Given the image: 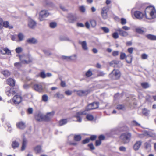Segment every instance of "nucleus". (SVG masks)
<instances>
[{
  "label": "nucleus",
  "mask_w": 156,
  "mask_h": 156,
  "mask_svg": "<svg viewBox=\"0 0 156 156\" xmlns=\"http://www.w3.org/2000/svg\"><path fill=\"white\" fill-rule=\"evenodd\" d=\"M17 37L18 38V41L20 42L23 40L24 38V35L22 33H20L17 35Z\"/></svg>",
  "instance_id": "obj_27"
},
{
  "label": "nucleus",
  "mask_w": 156,
  "mask_h": 156,
  "mask_svg": "<svg viewBox=\"0 0 156 156\" xmlns=\"http://www.w3.org/2000/svg\"><path fill=\"white\" fill-rule=\"evenodd\" d=\"M27 43L29 44H36L37 43V41L36 39L34 38H29L26 41Z\"/></svg>",
  "instance_id": "obj_20"
},
{
  "label": "nucleus",
  "mask_w": 156,
  "mask_h": 156,
  "mask_svg": "<svg viewBox=\"0 0 156 156\" xmlns=\"http://www.w3.org/2000/svg\"><path fill=\"white\" fill-rule=\"evenodd\" d=\"M74 92H76L77 94L80 96L87 95L89 93L88 90H74Z\"/></svg>",
  "instance_id": "obj_13"
},
{
  "label": "nucleus",
  "mask_w": 156,
  "mask_h": 156,
  "mask_svg": "<svg viewBox=\"0 0 156 156\" xmlns=\"http://www.w3.org/2000/svg\"><path fill=\"white\" fill-rule=\"evenodd\" d=\"M109 76L112 79L117 80L120 77V71L118 70L114 69Z\"/></svg>",
  "instance_id": "obj_6"
},
{
  "label": "nucleus",
  "mask_w": 156,
  "mask_h": 156,
  "mask_svg": "<svg viewBox=\"0 0 156 156\" xmlns=\"http://www.w3.org/2000/svg\"><path fill=\"white\" fill-rule=\"evenodd\" d=\"M101 144V141L99 140H97L95 142V145L96 146H98L100 145Z\"/></svg>",
  "instance_id": "obj_61"
},
{
  "label": "nucleus",
  "mask_w": 156,
  "mask_h": 156,
  "mask_svg": "<svg viewBox=\"0 0 156 156\" xmlns=\"http://www.w3.org/2000/svg\"><path fill=\"white\" fill-rule=\"evenodd\" d=\"M77 27H84V25L82 23H77L76 24Z\"/></svg>",
  "instance_id": "obj_59"
},
{
  "label": "nucleus",
  "mask_w": 156,
  "mask_h": 156,
  "mask_svg": "<svg viewBox=\"0 0 156 156\" xmlns=\"http://www.w3.org/2000/svg\"><path fill=\"white\" fill-rule=\"evenodd\" d=\"M28 25L30 28L33 29L36 26V23L32 19H29L28 20Z\"/></svg>",
  "instance_id": "obj_14"
},
{
  "label": "nucleus",
  "mask_w": 156,
  "mask_h": 156,
  "mask_svg": "<svg viewBox=\"0 0 156 156\" xmlns=\"http://www.w3.org/2000/svg\"><path fill=\"white\" fill-rule=\"evenodd\" d=\"M20 60L24 63H28L31 62L32 59L29 55H23L20 57Z\"/></svg>",
  "instance_id": "obj_4"
},
{
  "label": "nucleus",
  "mask_w": 156,
  "mask_h": 156,
  "mask_svg": "<svg viewBox=\"0 0 156 156\" xmlns=\"http://www.w3.org/2000/svg\"><path fill=\"white\" fill-rule=\"evenodd\" d=\"M22 98L19 95H15L12 99V101L15 104H18L20 103L22 101Z\"/></svg>",
  "instance_id": "obj_10"
},
{
  "label": "nucleus",
  "mask_w": 156,
  "mask_h": 156,
  "mask_svg": "<svg viewBox=\"0 0 156 156\" xmlns=\"http://www.w3.org/2000/svg\"><path fill=\"white\" fill-rule=\"evenodd\" d=\"M116 31L119 32V34L122 36L125 37L128 35V33L127 32L123 30L122 29L119 28Z\"/></svg>",
  "instance_id": "obj_16"
},
{
  "label": "nucleus",
  "mask_w": 156,
  "mask_h": 156,
  "mask_svg": "<svg viewBox=\"0 0 156 156\" xmlns=\"http://www.w3.org/2000/svg\"><path fill=\"white\" fill-rule=\"evenodd\" d=\"M3 23L2 19L0 18V29H2L3 28Z\"/></svg>",
  "instance_id": "obj_58"
},
{
  "label": "nucleus",
  "mask_w": 156,
  "mask_h": 156,
  "mask_svg": "<svg viewBox=\"0 0 156 156\" xmlns=\"http://www.w3.org/2000/svg\"><path fill=\"white\" fill-rule=\"evenodd\" d=\"M117 108L119 110H123L125 108V106L123 105H117Z\"/></svg>",
  "instance_id": "obj_43"
},
{
  "label": "nucleus",
  "mask_w": 156,
  "mask_h": 156,
  "mask_svg": "<svg viewBox=\"0 0 156 156\" xmlns=\"http://www.w3.org/2000/svg\"><path fill=\"white\" fill-rule=\"evenodd\" d=\"M136 30L137 33L140 34H142L144 32V31L141 28H136Z\"/></svg>",
  "instance_id": "obj_49"
},
{
  "label": "nucleus",
  "mask_w": 156,
  "mask_h": 156,
  "mask_svg": "<svg viewBox=\"0 0 156 156\" xmlns=\"http://www.w3.org/2000/svg\"><path fill=\"white\" fill-rule=\"evenodd\" d=\"M35 152L37 153H40L42 151L41 147L40 146L38 145L34 148Z\"/></svg>",
  "instance_id": "obj_31"
},
{
  "label": "nucleus",
  "mask_w": 156,
  "mask_h": 156,
  "mask_svg": "<svg viewBox=\"0 0 156 156\" xmlns=\"http://www.w3.org/2000/svg\"><path fill=\"white\" fill-rule=\"evenodd\" d=\"M80 43L81 44L83 49L85 50H87L88 49V48L87 47V43L86 41H84L82 42H80Z\"/></svg>",
  "instance_id": "obj_28"
},
{
  "label": "nucleus",
  "mask_w": 156,
  "mask_h": 156,
  "mask_svg": "<svg viewBox=\"0 0 156 156\" xmlns=\"http://www.w3.org/2000/svg\"><path fill=\"white\" fill-rule=\"evenodd\" d=\"M22 50L23 49L22 48L19 47L16 49V51L17 53H19L22 51Z\"/></svg>",
  "instance_id": "obj_48"
},
{
  "label": "nucleus",
  "mask_w": 156,
  "mask_h": 156,
  "mask_svg": "<svg viewBox=\"0 0 156 156\" xmlns=\"http://www.w3.org/2000/svg\"><path fill=\"white\" fill-rule=\"evenodd\" d=\"M55 96L58 99H62L64 97V95L62 94H61L59 92L55 94Z\"/></svg>",
  "instance_id": "obj_34"
},
{
  "label": "nucleus",
  "mask_w": 156,
  "mask_h": 156,
  "mask_svg": "<svg viewBox=\"0 0 156 156\" xmlns=\"http://www.w3.org/2000/svg\"><path fill=\"white\" fill-rule=\"evenodd\" d=\"M68 122L67 119H62L59 121L58 122V125L59 126H62L66 124Z\"/></svg>",
  "instance_id": "obj_25"
},
{
  "label": "nucleus",
  "mask_w": 156,
  "mask_h": 156,
  "mask_svg": "<svg viewBox=\"0 0 156 156\" xmlns=\"http://www.w3.org/2000/svg\"><path fill=\"white\" fill-rule=\"evenodd\" d=\"M5 92L7 95L8 96H10L11 94H14L15 92L11 90V88L10 87H7L5 88Z\"/></svg>",
  "instance_id": "obj_19"
},
{
  "label": "nucleus",
  "mask_w": 156,
  "mask_h": 156,
  "mask_svg": "<svg viewBox=\"0 0 156 156\" xmlns=\"http://www.w3.org/2000/svg\"><path fill=\"white\" fill-rule=\"evenodd\" d=\"M112 36L114 39H117L119 37V35L117 32H114L112 34Z\"/></svg>",
  "instance_id": "obj_46"
},
{
  "label": "nucleus",
  "mask_w": 156,
  "mask_h": 156,
  "mask_svg": "<svg viewBox=\"0 0 156 156\" xmlns=\"http://www.w3.org/2000/svg\"><path fill=\"white\" fill-rule=\"evenodd\" d=\"M86 118L88 120L91 121L93 119L94 117L91 114H87V115Z\"/></svg>",
  "instance_id": "obj_40"
},
{
  "label": "nucleus",
  "mask_w": 156,
  "mask_h": 156,
  "mask_svg": "<svg viewBox=\"0 0 156 156\" xmlns=\"http://www.w3.org/2000/svg\"><path fill=\"white\" fill-rule=\"evenodd\" d=\"M141 85L144 88H147L149 87L148 83L146 82L142 83L141 84Z\"/></svg>",
  "instance_id": "obj_39"
},
{
  "label": "nucleus",
  "mask_w": 156,
  "mask_h": 156,
  "mask_svg": "<svg viewBox=\"0 0 156 156\" xmlns=\"http://www.w3.org/2000/svg\"><path fill=\"white\" fill-rule=\"evenodd\" d=\"M20 144L16 141H13L12 143V147L14 148L15 149L18 147H19Z\"/></svg>",
  "instance_id": "obj_26"
},
{
  "label": "nucleus",
  "mask_w": 156,
  "mask_h": 156,
  "mask_svg": "<svg viewBox=\"0 0 156 156\" xmlns=\"http://www.w3.org/2000/svg\"><path fill=\"white\" fill-rule=\"evenodd\" d=\"M126 57V54L124 53H121L120 58L121 59H124Z\"/></svg>",
  "instance_id": "obj_52"
},
{
  "label": "nucleus",
  "mask_w": 156,
  "mask_h": 156,
  "mask_svg": "<svg viewBox=\"0 0 156 156\" xmlns=\"http://www.w3.org/2000/svg\"><path fill=\"white\" fill-rule=\"evenodd\" d=\"M40 76L43 78H44L46 77V74L44 72H41L40 73Z\"/></svg>",
  "instance_id": "obj_57"
},
{
  "label": "nucleus",
  "mask_w": 156,
  "mask_h": 156,
  "mask_svg": "<svg viewBox=\"0 0 156 156\" xmlns=\"http://www.w3.org/2000/svg\"><path fill=\"white\" fill-rule=\"evenodd\" d=\"M49 26L51 28H53L56 27L57 23L55 22H51L50 23Z\"/></svg>",
  "instance_id": "obj_42"
},
{
  "label": "nucleus",
  "mask_w": 156,
  "mask_h": 156,
  "mask_svg": "<svg viewBox=\"0 0 156 156\" xmlns=\"http://www.w3.org/2000/svg\"><path fill=\"white\" fill-rule=\"evenodd\" d=\"M7 83L10 86H13L15 85V81L13 79L10 78L7 80Z\"/></svg>",
  "instance_id": "obj_23"
},
{
  "label": "nucleus",
  "mask_w": 156,
  "mask_h": 156,
  "mask_svg": "<svg viewBox=\"0 0 156 156\" xmlns=\"http://www.w3.org/2000/svg\"><path fill=\"white\" fill-rule=\"evenodd\" d=\"M27 141L26 138H23V140L22 145L21 148V150L23 151L25 149Z\"/></svg>",
  "instance_id": "obj_21"
},
{
  "label": "nucleus",
  "mask_w": 156,
  "mask_h": 156,
  "mask_svg": "<svg viewBox=\"0 0 156 156\" xmlns=\"http://www.w3.org/2000/svg\"><path fill=\"white\" fill-rule=\"evenodd\" d=\"M90 140V139L89 138H87L84 140L83 141V144H85L88 143Z\"/></svg>",
  "instance_id": "obj_63"
},
{
  "label": "nucleus",
  "mask_w": 156,
  "mask_h": 156,
  "mask_svg": "<svg viewBox=\"0 0 156 156\" xmlns=\"http://www.w3.org/2000/svg\"><path fill=\"white\" fill-rule=\"evenodd\" d=\"M132 57L130 55H128L126 57V60L127 63H130L132 61Z\"/></svg>",
  "instance_id": "obj_32"
},
{
  "label": "nucleus",
  "mask_w": 156,
  "mask_h": 156,
  "mask_svg": "<svg viewBox=\"0 0 156 156\" xmlns=\"http://www.w3.org/2000/svg\"><path fill=\"white\" fill-rule=\"evenodd\" d=\"M9 23L8 21H6L3 22V27H4L5 28L12 29L13 28V26L11 25H9Z\"/></svg>",
  "instance_id": "obj_22"
},
{
  "label": "nucleus",
  "mask_w": 156,
  "mask_h": 156,
  "mask_svg": "<svg viewBox=\"0 0 156 156\" xmlns=\"http://www.w3.org/2000/svg\"><path fill=\"white\" fill-rule=\"evenodd\" d=\"M134 15L136 18L139 20L141 19L144 16L143 14L138 11L135 12Z\"/></svg>",
  "instance_id": "obj_17"
},
{
  "label": "nucleus",
  "mask_w": 156,
  "mask_h": 156,
  "mask_svg": "<svg viewBox=\"0 0 156 156\" xmlns=\"http://www.w3.org/2000/svg\"><path fill=\"white\" fill-rule=\"evenodd\" d=\"M1 53L3 54H7L8 55H9L11 54L10 51L7 48H5L3 49L0 50Z\"/></svg>",
  "instance_id": "obj_24"
},
{
  "label": "nucleus",
  "mask_w": 156,
  "mask_h": 156,
  "mask_svg": "<svg viewBox=\"0 0 156 156\" xmlns=\"http://www.w3.org/2000/svg\"><path fill=\"white\" fill-rule=\"evenodd\" d=\"M35 118L38 121H44V115L41 112H39L35 115Z\"/></svg>",
  "instance_id": "obj_11"
},
{
  "label": "nucleus",
  "mask_w": 156,
  "mask_h": 156,
  "mask_svg": "<svg viewBox=\"0 0 156 156\" xmlns=\"http://www.w3.org/2000/svg\"><path fill=\"white\" fill-rule=\"evenodd\" d=\"M81 136L80 135H75L74 136V139L76 141H79L81 140Z\"/></svg>",
  "instance_id": "obj_35"
},
{
  "label": "nucleus",
  "mask_w": 156,
  "mask_h": 156,
  "mask_svg": "<svg viewBox=\"0 0 156 156\" xmlns=\"http://www.w3.org/2000/svg\"><path fill=\"white\" fill-rule=\"evenodd\" d=\"M33 88L35 90L38 92H41L43 90V87L41 83L34 84Z\"/></svg>",
  "instance_id": "obj_12"
},
{
  "label": "nucleus",
  "mask_w": 156,
  "mask_h": 156,
  "mask_svg": "<svg viewBox=\"0 0 156 156\" xmlns=\"http://www.w3.org/2000/svg\"><path fill=\"white\" fill-rule=\"evenodd\" d=\"M49 15L48 11L46 10H43L40 12L39 15V19L41 21L44 20V19L48 17Z\"/></svg>",
  "instance_id": "obj_7"
},
{
  "label": "nucleus",
  "mask_w": 156,
  "mask_h": 156,
  "mask_svg": "<svg viewBox=\"0 0 156 156\" xmlns=\"http://www.w3.org/2000/svg\"><path fill=\"white\" fill-rule=\"evenodd\" d=\"M119 51H114L112 53V55L114 56H116L119 55Z\"/></svg>",
  "instance_id": "obj_56"
},
{
  "label": "nucleus",
  "mask_w": 156,
  "mask_h": 156,
  "mask_svg": "<svg viewBox=\"0 0 156 156\" xmlns=\"http://www.w3.org/2000/svg\"><path fill=\"white\" fill-rule=\"evenodd\" d=\"M92 74V72L90 71V70H89L86 72L85 74V75L87 77H88L91 76Z\"/></svg>",
  "instance_id": "obj_41"
},
{
  "label": "nucleus",
  "mask_w": 156,
  "mask_h": 156,
  "mask_svg": "<svg viewBox=\"0 0 156 156\" xmlns=\"http://www.w3.org/2000/svg\"><path fill=\"white\" fill-rule=\"evenodd\" d=\"M101 28L105 33H108L109 31V29L107 27H101Z\"/></svg>",
  "instance_id": "obj_44"
},
{
  "label": "nucleus",
  "mask_w": 156,
  "mask_h": 156,
  "mask_svg": "<svg viewBox=\"0 0 156 156\" xmlns=\"http://www.w3.org/2000/svg\"><path fill=\"white\" fill-rule=\"evenodd\" d=\"M131 136L130 133H122L121 135L120 138L124 143H127L130 141Z\"/></svg>",
  "instance_id": "obj_3"
},
{
  "label": "nucleus",
  "mask_w": 156,
  "mask_h": 156,
  "mask_svg": "<svg viewBox=\"0 0 156 156\" xmlns=\"http://www.w3.org/2000/svg\"><path fill=\"white\" fill-rule=\"evenodd\" d=\"M43 51L45 54L47 55H51V54L50 51L48 50H44Z\"/></svg>",
  "instance_id": "obj_53"
},
{
  "label": "nucleus",
  "mask_w": 156,
  "mask_h": 156,
  "mask_svg": "<svg viewBox=\"0 0 156 156\" xmlns=\"http://www.w3.org/2000/svg\"><path fill=\"white\" fill-rule=\"evenodd\" d=\"M126 23V19L124 18H122L121 19V23L122 25H124Z\"/></svg>",
  "instance_id": "obj_50"
},
{
  "label": "nucleus",
  "mask_w": 156,
  "mask_h": 156,
  "mask_svg": "<svg viewBox=\"0 0 156 156\" xmlns=\"http://www.w3.org/2000/svg\"><path fill=\"white\" fill-rule=\"evenodd\" d=\"M105 73L103 72H100L98 73L97 75L98 76H104Z\"/></svg>",
  "instance_id": "obj_62"
},
{
  "label": "nucleus",
  "mask_w": 156,
  "mask_h": 156,
  "mask_svg": "<svg viewBox=\"0 0 156 156\" xmlns=\"http://www.w3.org/2000/svg\"><path fill=\"white\" fill-rule=\"evenodd\" d=\"M133 48L132 47L129 48L128 49V51L129 53L131 54L133 53Z\"/></svg>",
  "instance_id": "obj_60"
},
{
  "label": "nucleus",
  "mask_w": 156,
  "mask_h": 156,
  "mask_svg": "<svg viewBox=\"0 0 156 156\" xmlns=\"http://www.w3.org/2000/svg\"><path fill=\"white\" fill-rule=\"evenodd\" d=\"M142 144V142L140 140L136 141L133 147L134 149L136 151H138L141 145Z\"/></svg>",
  "instance_id": "obj_15"
},
{
  "label": "nucleus",
  "mask_w": 156,
  "mask_h": 156,
  "mask_svg": "<svg viewBox=\"0 0 156 156\" xmlns=\"http://www.w3.org/2000/svg\"><path fill=\"white\" fill-rule=\"evenodd\" d=\"M16 125L17 128L22 129H23L26 126L25 123L23 122L17 123Z\"/></svg>",
  "instance_id": "obj_18"
},
{
  "label": "nucleus",
  "mask_w": 156,
  "mask_h": 156,
  "mask_svg": "<svg viewBox=\"0 0 156 156\" xmlns=\"http://www.w3.org/2000/svg\"><path fill=\"white\" fill-rule=\"evenodd\" d=\"M147 38L151 40H156V36L151 34H148L146 35Z\"/></svg>",
  "instance_id": "obj_30"
},
{
  "label": "nucleus",
  "mask_w": 156,
  "mask_h": 156,
  "mask_svg": "<svg viewBox=\"0 0 156 156\" xmlns=\"http://www.w3.org/2000/svg\"><path fill=\"white\" fill-rule=\"evenodd\" d=\"M108 6H106L101 8V13L102 18L105 19H106L108 17V12L109 10Z\"/></svg>",
  "instance_id": "obj_5"
},
{
  "label": "nucleus",
  "mask_w": 156,
  "mask_h": 156,
  "mask_svg": "<svg viewBox=\"0 0 156 156\" xmlns=\"http://www.w3.org/2000/svg\"><path fill=\"white\" fill-rule=\"evenodd\" d=\"M68 21L70 23H73L77 20V17L76 15L72 14H69L67 16Z\"/></svg>",
  "instance_id": "obj_8"
},
{
  "label": "nucleus",
  "mask_w": 156,
  "mask_h": 156,
  "mask_svg": "<svg viewBox=\"0 0 156 156\" xmlns=\"http://www.w3.org/2000/svg\"><path fill=\"white\" fill-rule=\"evenodd\" d=\"M149 111L146 108L143 109L142 112L143 115L145 116H148L149 114Z\"/></svg>",
  "instance_id": "obj_38"
},
{
  "label": "nucleus",
  "mask_w": 156,
  "mask_h": 156,
  "mask_svg": "<svg viewBox=\"0 0 156 156\" xmlns=\"http://www.w3.org/2000/svg\"><path fill=\"white\" fill-rule=\"evenodd\" d=\"M2 73L5 77H8L10 74V72L7 70L2 71Z\"/></svg>",
  "instance_id": "obj_37"
},
{
  "label": "nucleus",
  "mask_w": 156,
  "mask_h": 156,
  "mask_svg": "<svg viewBox=\"0 0 156 156\" xmlns=\"http://www.w3.org/2000/svg\"><path fill=\"white\" fill-rule=\"evenodd\" d=\"M80 10L82 12H85L86 9L85 7L83 6H81L79 7Z\"/></svg>",
  "instance_id": "obj_45"
},
{
  "label": "nucleus",
  "mask_w": 156,
  "mask_h": 156,
  "mask_svg": "<svg viewBox=\"0 0 156 156\" xmlns=\"http://www.w3.org/2000/svg\"><path fill=\"white\" fill-rule=\"evenodd\" d=\"M98 107V102H94L88 104L86 107L85 111L83 112H79L76 113V115L74 117H76L77 119V121L81 122L82 121V118L80 115H85L87 114L86 111H89L93 109H96Z\"/></svg>",
  "instance_id": "obj_1"
},
{
  "label": "nucleus",
  "mask_w": 156,
  "mask_h": 156,
  "mask_svg": "<svg viewBox=\"0 0 156 156\" xmlns=\"http://www.w3.org/2000/svg\"><path fill=\"white\" fill-rule=\"evenodd\" d=\"M120 62L119 61L113 60L110 62V65L112 66L117 67V65Z\"/></svg>",
  "instance_id": "obj_29"
},
{
  "label": "nucleus",
  "mask_w": 156,
  "mask_h": 156,
  "mask_svg": "<svg viewBox=\"0 0 156 156\" xmlns=\"http://www.w3.org/2000/svg\"><path fill=\"white\" fill-rule=\"evenodd\" d=\"M21 62H16L15 63L14 66L17 68H19L21 66Z\"/></svg>",
  "instance_id": "obj_51"
},
{
  "label": "nucleus",
  "mask_w": 156,
  "mask_h": 156,
  "mask_svg": "<svg viewBox=\"0 0 156 156\" xmlns=\"http://www.w3.org/2000/svg\"><path fill=\"white\" fill-rule=\"evenodd\" d=\"M55 114V112L54 111L48 112L46 115H44V121H50L54 116Z\"/></svg>",
  "instance_id": "obj_9"
},
{
  "label": "nucleus",
  "mask_w": 156,
  "mask_h": 156,
  "mask_svg": "<svg viewBox=\"0 0 156 156\" xmlns=\"http://www.w3.org/2000/svg\"><path fill=\"white\" fill-rule=\"evenodd\" d=\"M122 29L126 30H130V28L128 27L127 26H125L122 27Z\"/></svg>",
  "instance_id": "obj_64"
},
{
  "label": "nucleus",
  "mask_w": 156,
  "mask_h": 156,
  "mask_svg": "<svg viewBox=\"0 0 156 156\" xmlns=\"http://www.w3.org/2000/svg\"><path fill=\"white\" fill-rule=\"evenodd\" d=\"M147 55L145 53L141 55V57L143 59H146L147 58Z\"/></svg>",
  "instance_id": "obj_54"
},
{
  "label": "nucleus",
  "mask_w": 156,
  "mask_h": 156,
  "mask_svg": "<svg viewBox=\"0 0 156 156\" xmlns=\"http://www.w3.org/2000/svg\"><path fill=\"white\" fill-rule=\"evenodd\" d=\"M59 39L61 41H70V39L66 37L65 36H61L60 37Z\"/></svg>",
  "instance_id": "obj_36"
},
{
  "label": "nucleus",
  "mask_w": 156,
  "mask_h": 156,
  "mask_svg": "<svg viewBox=\"0 0 156 156\" xmlns=\"http://www.w3.org/2000/svg\"><path fill=\"white\" fill-rule=\"evenodd\" d=\"M48 96L46 95H44L42 96V99L44 102H46L48 100Z\"/></svg>",
  "instance_id": "obj_47"
},
{
  "label": "nucleus",
  "mask_w": 156,
  "mask_h": 156,
  "mask_svg": "<svg viewBox=\"0 0 156 156\" xmlns=\"http://www.w3.org/2000/svg\"><path fill=\"white\" fill-rule=\"evenodd\" d=\"M145 14L146 18L149 19H153L156 17V10L153 6H149L146 8Z\"/></svg>",
  "instance_id": "obj_2"
},
{
  "label": "nucleus",
  "mask_w": 156,
  "mask_h": 156,
  "mask_svg": "<svg viewBox=\"0 0 156 156\" xmlns=\"http://www.w3.org/2000/svg\"><path fill=\"white\" fill-rule=\"evenodd\" d=\"M77 55L75 54L73 55L72 56H69V61H75Z\"/></svg>",
  "instance_id": "obj_33"
},
{
  "label": "nucleus",
  "mask_w": 156,
  "mask_h": 156,
  "mask_svg": "<svg viewBox=\"0 0 156 156\" xmlns=\"http://www.w3.org/2000/svg\"><path fill=\"white\" fill-rule=\"evenodd\" d=\"M90 23L92 27H94L96 25V22L95 20H92L90 21Z\"/></svg>",
  "instance_id": "obj_55"
}]
</instances>
